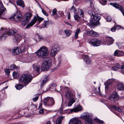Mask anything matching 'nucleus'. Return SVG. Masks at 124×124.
<instances>
[{
    "label": "nucleus",
    "mask_w": 124,
    "mask_h": 124,
    "mask_svg": "<svg viewBox=\"0 0 124 124\" xmlns=\"http://www.w3.org/2000/svg\"><path fill=\"white\" fill-rule=\"evenodd\" d=\"M117 89L119 91H122L124 89V84L122 83H118L116 85Z\"/></svg>",
    "instance_id": "obj_24"
},
{
    "label": "nucleus",
    "mask_w": 124,
    "mask_h": 124,
    "mask_svg": "<svg viewBox=\"0 0 124 124\" xmlns=\"http://www.w3.org/2000/svg\"><path fill=\"white\" fill-rule=\"evenodd\" d=\"M44 112V110L43 109H41L39 110V113L40 114H42Z\"/></svg>",
    "instance_id": "obj_59"
},
{
    "label": "nucleus",
    "mask_w": 124,
    "mask_h": 124,
    "mask_svg": "<svg viewBox=\"0 0 124 124\" xmlns=\"http://www.w3.org/2000/svg\"><path fill=\"white\" fill-rule=\"evenodd\" d=\"M65 95L67 98L70 97V94L69 91H67Z\"/></svg>",
    "instance_id": "obj_43"
},
{
    "label": "nucleus",
    "mask_w": 124,
    "mask_h": 124,
    "mask_svg": "<svg viewBox=\"0 0 124 124\" xmlns=\"http://www.w3.org/2000/svg\"><path fill=\"white\" fill-rule=\"evenodd\" d=\"M17 5L23 7H24V5L23 1L22 0H19L16 2Z\"/></svg>",
    "instance_id": "obj_32"
},
{
    "label": "nucleus",
    "mask_w": 124,
    "mask_h": 124,
    "mask_svg": "<svg viewBox=\"0 0 124 124\" xmlns=\"http://www.w3.org/2000/svg\"><path fill=\"white\" fill-rule=\"evenodd\" d=\"M84 60L86 62V63L87 64H89L91 63V60L89 59V57L87 56H84Z\"/></svg>",
    "instance_id": "obj_30"
},
{
    "label": "nucleus",
    "mask_w": 124,
    "mask_h": 124,
    "mask_svg": "<svg viewBox=\"0 0 124 124\" xmlns=\"http://www.w3.org/2000/svg\"><path fill=\"white\" fill-rule=\"evenodd\" d=\"M114 55L118 56H124V52L122 51L116 50L114 52Z\"/></svg>",
    "instance_id": "obj_18"
},
{
    "label": "nucleus",
    "mask_w": 124,
    "mask_h": 124,
    "mask_svg": "<svg viewBox=\"0 0 124 124\" xmlns=\"http://www.w3.org/2000/svg\"><path fill=\"white\" fill-rule=\"evenodd\" d=\"M91 17L93 18V20L95 21H99L100 19V16L98 14H95L94 15H92L91 16Z\"/></svg>",
    "instance_id": "obj_19"
},
{
    "label": "nucleus",
    "mask_w": 124,
    "mask_h": 124,
    "mask_svg": "<svg viewBox=\"0 0 124 124\" xmlns=\"http://www.w3.org/2000/svg\"><path fill=\"white\" fill-rule=\"evenodd\" d=\"M22 17V15L19 11H17L14 16L11 18V20H13L16 21H19L21 20Z\"/></svg>",
    "instance_id": "obj_10"
},
{
    "label": "nucleus",
    "mask_w": 124,
    "mask_h": 124,
    "mask_svg": "<svg viewBox=\"0 0 124 124\" xmlns=\"http://www.w3.org/2000/svg\"><path fill=\"white\" fill-rule=\"evenodd\" d=\"M64 32L67 36H70L71 33V30H65L64 31Z\"/></svg>",
    "instance_id": "obj_34"
},
{
    "label": "nucleus",
    "mask_w": 124,
    "mask_h": 124,
    "mask_svg": "<svg viewBox=\"0 0 124 124\" xmlns=\"http://www.w3.org/2000/svg\"><path fill=\"white\" fill-rule=\"evenodd\" d=\"M41 9L42 12L43 14L46 16H47L48 15V13L43 9Z\"/></svg>",
    "instance_id": "obj_42"
},
{
    "label": "nucleus",
    "mask_w": 124,
    "mask_h": 124,
    "mask_svg": "<svg viewBox=\"0 0 124 124\" xmlns=\"http://www.w3.org/2000/svg\"><path fill=\"white\" fill-rule=\"evenodd\" d=\"M100 87H98V90L99 91L98 93H100Z\"/></svg>",
    "instance_id": "obj_64"
},
{
    "label": "nucleus",
    "mask_w": 124,
    "mask_h": 124,
    "mask_svg": "<svg viewBox=\"0 0 124 124\" xmlns=\"http://www.w3.org/2000/svg\"><path fill=\"white\" fill-rule=\"evenodd\" d=\"M32 68L34 71H36L37 72H39L40 67L37 64H33L32 65Z\"/></svg>",
    "instance_id": "obj_26"
},
{
    "label": "nucleus",
    "mask_w": 124,
    "mask_h": 124,
    "mask_svg": "<svg viewBox=\"0 0 124 124\" xmlns=\"http://www.w3.org/2000/svg\"><path fill=\"white\" fill-rule=\"evenodd\" d=\"M51 64V60L50 58H46L43 61L42 68L44 70H47L49 68V66Z\"/></svg>",
    "instance_id": "obj_5"
},
{
    "label": "nucleus",
    "mask_w": 124,
    "mask_h": 124,
    "mask_svg": "<svg viewBox=\"0 0 124 124\" xmlns=\"http://www.w3.org/2000/svg\"><path fill=\"white\" fill-rule=\"evenodd\" d=\"M55 119L54 118V117H53V121L54 123H55Z\"/></svg>",
    "instance_id": "obj_63"
},
{
    "label": "nucleus",
    "mask_w": 124,
    "mask_h": 124,
    "mask_svg": "<svg viewBox=\"0 0 124 124\" xmlns=\"http://www.w3.org/2000/svg\"><path fill=\"white\" fill-rule=\"evenodd\" d=\"M89 23L90 25L93 26L95 25V23L92 20H90Z\"/></svg>",
    "instance_id": "obj_45"
},
{
    "label": "nucleus",
    "mask_w": 124,
    "mask_h": 124,
    "mask_svg": "<svg viewBox=\"0 0 124 124\" xmlns=\"http://www.w3.org/2000/svg\"><path fill=\"white\" fill-rule=\"evenodd\" d=\"M5 29L6 31V32L8 33V34L10 35H14L17 31L16 29L15 28Z\"/></svg>",
    "instance_id": "obj_13"
},
{
    "label": "nucleus",
    "mask_w": 124,
    "mask_h": 124,
    "mask_svg": "<svg viewBox=\"0 0 124 124\" xmlns=\"http://www.w3.org/2000/svg\"><path fill=\"white\" fill-rule=\"evenodd\" d=\"M70 13H69L68 16V19H69L70 18Z\"/></svg>",
    "instance_id": "obj_61"
},
{
    "label": "nucleus",
    "mask_w": 124,
    "mask_h": 124,
    "mask_svg": "<svg viewBox=\"0 0 124 124\" xmlns=\"http://www.w3.org/2000/svg\"><path fill=\"white\" fill-rule=\"evenodd\" d=\"M60 50L59 45L57 44H55L51 48L50 55L51 56L53 57L55 56Z\"/></svg>",
    "instance_id": "obj_6"
},
{
    "label": "nucleus",
    "mask_w": 124,
    "mask_h": 124,
    "mask_svg": "<svg viewBox=\"0 0 124 124\" xmlns=\"http://www.w3.org/2000/svg\"><path fill=\"white\" fill-rule=\"evenodd\" d=\"M121 26L120 25H116L115 26V27H116V29L118 30L121 28Z\"/></svg>",
    "instance_id": "obj_55"
},
{
    "label": "nucleus",
    "mask_w": 124,
    "mask_h": 124,
    "mask_svg": "<svg viewBox=\"0 0 124 124\" xmlns=\"http://www.w3.org/2000/svg\"><path fill=\"white\" fill-rule=\"evenodd\" d=\"M23 87V86L22 85L19 84L17 85L16 86V88L17 89L19 90L22 88Z\"/></svg>",
    "instance_id": "obj_39"
},
{
    "label": "nucleus",
    "mask_w": 124,
    "mask_h": 124,
    "mask_svg": "<svg viewBox=\"0 0 124 124\" xmlns=\"http://www.w3.org/2000/svg\"><path fill=\"white\" fill-rule=\"evenodd\" d=\"M70 10L71 12H74L76 10V9L74 6H73L70 8Z\"/></svg>",
    "instance_id": "obj_44"
},
{
    "label": "nucleus",
    "mask_w": 124,
    "mask_h": 124,
    "mask_svg": "<svg viewBox=\"0 0 124 124\" xmlns=\"http://www.w3.org/2000/svg\"><path fill=\"white\" fill-rule=\"evenodd\" d=\"M61 90L62 92H63L64 91H66L68 90V88L67 87L63 88L62 86H61Z\"/></svg>",
    "instance_id": "obj_38"
},
{
    "label": "nucleus",
    "mask_w": 124,
    "mask_h": 124,
    "mask_svg": "<svg viewBox=\"0 0 124 124\" xmlns=\"http://www.w3.org/2000/svg\"><path fill=\"white\" fill-rule=\"evenodd\" d=\"M38 38L39 40L43 39V37L41 35H39Z\"/></svg>",
    "instance_id": "obj_52"
},
{
    "label": "nucleus",
    "mask_w": 124,
    "mask_h": 124,
    "mask_svg": "<svg viewBox=\"0 0 124 124\" xmlns=\"http://www.w3.org/2000/svg\"><path fill=\"white\" fill-rule=\"evenodd\" d=\"M56 86V85L55 83H53L51 87V88H53V87H55Z\"/></svg>",
    "instance_id": "obj_54"
},
{
    "label": "nucleus",
    "mask_w": 124,
    "mask_h": 124,
    "mask_svg": "<svg viewBox=\"0 0 124 124\" xmlns=\"http://www.w3.org/2000/svg\"><path fill=\"white\" fill-rule=\"evenodd\" d=\"M116 30V27H113L111 29V31L113 32H114Z\"/></svg>",
    "instance_id": "obj_50"
},
{
    "label": "nucleus",
    "mask_w": 124,
    "mask_h": 124,
    "mask_svg": "<svg viewBox=\"0 0 124 124\" xmlns=\"http://www.w3.org/2000/svg\"><path fill=\"white\" fill-rule=\"evenodd\" d=\"M80 32V31L79 29H78L76 30L74 36L76 39L78 38V34Z\"/></svg>",
    "instance_id": "obj_35"
},
{
    "label": "nucleus",
    "mask_w": 124,
    "mask_h": 124,
    "mask_svg": "<svg viewBox=\"0 0 124 124\" xmlns=\"http://www.w3.org/2000/svg\"><path fill=\"white\" fill-rule=\"evenodd\" d=\"M29 46L27 44H23L21 45L20 47H15L12 49V52L15 54H19L21 53H25L29 47Z\"/></svg>",
    "instance_id": "obj_1"
},
{
    "label": "nucleus",
    "mask_w": 124,
    "mask_h": 124,
    "mask_svg": "<svg viewBox=\"0 0 124 124\" xmlns=\"http://www.w3.org/2000/svg\"><path fill=\"white\" fill-rule=\"evenodd\" d=\"M111 69L112 70H114V71H115L116 70V68L114 67H112Z\"/></svg>",
    "instance_id": "obj_60"
},
{
    "label": "nucleus",
    "mask_w": 124,
    "mask_h": 124,
    "mask_svg": "<svg viewBox=\"0 0 124 124\" xmlns=\"http://www.w3.org/2000/svg\"><path fill=\"white\" fill-rule=\"evenodd\" d=\"M49 77L48 76H44L43 77L42 79V81L41 83V87H43V86L48 81Z\"/></svg>",
    "instance_id": "obj_17"
},
{
    "label": "nucleus",
    "mask_w": 124,
    "mask_h": 124,
    "mask_svg": "<svg viewBox=\"0 0 124 124\" xmlns=\"http://www.w3.org/2000/svg\"><path fill=\"white\" fill-rule=\"evenodd\" d=\"M64 117V116H59L56 121V124H61Z\"/></svg>",
    "instance_id": "obj_28"
},
{
    "label": "nucleus",
    "mask_w": 124,
    "mask_h": 124,
    "mask_svg": "<svg viewBox=\"0 0 124 124\" xmlns=\"http://www.w3.org/2000/svg\"><path fill=\"white\" fill-rule=\"evenodd\" d=\"M112 80L111 79H109L107 81L106 83L107 85L105 87V90L106 93L107 92V91L108 90V85L112 83Z\"/></svg>",
    "instance_id": "obj_29"
},
{
    "label": "nucleus",
    "mask_w": 124,
    "mask_h": 124,
    "mask_svg": "<svg viewBox=\"0 0 124 124\" xmlns=\"http://www.w3.org/2000/svg\"><path fill=\"white\" fill-rule=\"evenodd\" d=\"M110 5L118 9L122 12L123 16H124V12L123 7L120 5H118L117 3H110Z\"/></svg>",
    "instance_id": "obj_12"
},
{
    "label": "nucleus",
    "mask_w": 124,
    "mask_h": 124,
    "mask_svg": "<svg viewBox=\"0 0 124 124\" xmlns=\"http://www.w3.org/2000/svg\"><path fill=\"white\" fill-rule=\"evenodd\" d=\"M82 108L81 106L80 105H78L76 107L72 109H70L69 110L71 113L73 112H77L82 110Z\"/></svg>",
    "instance_id": "obj_16"
},
{
    "label": "nucleus",
    "mask_w": 124,
    "mask_h": 124,
    "mask_svg": "<svg viewBox=\"0 0 124 124\" xmlns=\"http://www.w3.org/2000/svg\"><path fill=\"white\" fill-rule=\"evenodd\" d=\"M49 51L47 48L43 46L41 47L36 53L39 57L43 58H45L49 54Z\"/></svg>",
    "instance_id": "obj_2"
},
{
    "label": "nucleus",
    "mask_w": 124,
    "mask_h": 124,
    "mask_svg": "<svg viewBox=\"0 0 124 124\" xmlns=\"http://www.w3.org/2000/svg\"><path fill=\"white\" fill-rule=\"evenodd\" d=\"M101 41L98 39H95L92 40L89 43L91 44L94 46H98L101 44Z\"/></svg>",
    "instance_id": "obj_11"
},
{
    "label": "nucleus",
    "mask_w": 124,
    "mask_h": 124,
    "mask_svg": "<svg viewBox=\"0 0 124 124\" xmlns=\"http://www.w3.org/2000/svg\"><path fill=\"white\" fill-rule=\"evenodd\" d=\"M81 121L77 118L71 119L68 124H81Z\"/></svg>",
    "instance_id": "obj_15"
},
{
    "label": "nucleus",
    "mask_w": 124,
    "mask_h": 124,
    "mask_svg": "<svg viewBox=\"0 0 124 124\" xmlns=\"http://www.w3.org/2000/svg\"><path fill=\"white\" fill-rule=\"evenodd\" d=\"M54 103V100L52 97H47L44 100L43 104L46 106H51L53 105Z\"/></svg>",
    "instance_id": "obj_7"
},
{
    "label": "nucleus",
    "mask_w": 124,
    "mask_h": 124,
    "mask_svg": "<svg viewBox=\"0 0 124 124\" xmlns=\"http://www.w3.org/2000/svg\"><path fill=\"white\" fill-rule=\"evenodd\" d=\"M32 79V77L30 75L24 74L20 78L19 81L20 82L27 84L31 82Z\"/></svg>",
    "instance_id": "obj_3"
},
{
    "label": "nucleus",
    "mask_w": 124,
    "mask_h": 124,
    "mask_svg": "<svg viewBox=\"0 0 124 124\" xmlns=\"http://www.w3.org/2000/svg\"><path fill=\"white\" fill-rule=\"evenodd\" d=\"M115 67L117 68H121V69H124V64L121 66L119 64L116 63L115 64Z\"/></svg>",
    "instance_id": "obj_33"
},
{
    "label": "nucleus",
    "mask_w": 124,
    "mask_h": 124,
    "mask_svg": "<svg viewBox=\"0 0 124 124\" xmlns=\"http://www.w3.org/2000/svg\"><path fill=\"white\" fill-rule=\"evenodd\" d=\"M13 76L14 78H16L17 77V73L15 72H14L13 73Z\"/></svg>",
    "instance_id": "obj_49"
},
{
    "label": "nucleus",
    "mask_w": 124,
    "mask_h": 124,
    "mask_svg": "<svg viewBox=\"0 0 124 124\" xmlns=\"http://www.w3.org/2000/svg\"><path fill=\"white\" fill-rule=\"evenodd\" d=\"M92 115L90 114H88L84 116L83 118L85 120V124H93V121L92 119Z\"/></svg>",
    "instance_id": "obj_8"
},
{
    "label": "nucleus",
    "mask_w": 124,
    "mask_h": 124,
    "mask_svg": "<svg viewBox=\"0 0 124 124\" xmlns=\"http://www.w3.org/2000/svg\"><path fill=\"white\" fill-rule=\"evenodd\" d=\"M57 9L55 8L53 9V10L52 14L54 15H56V14Z\"/></svg>",
    "instance_id": "obj_46"
},
{
    "label": "nucleus",
    "mask_w": 124,
    "mask_h": 124,
    "mask_svg": "<svg viewBox=\"0 0 124 124\" xmlns=\"http://www.w3.org/2000/svg\"><path fill=\"white\" fill-rule=\"evenodd\" d=\"M80 15L81 16L84 17L83 12L80 9H78L74 13V17L75 19L79 22L80 20V18L79 15Z\"/></svg>",
    "instance_id": "obj_9"
},
{
    "label": "nucleus",
    "mask_w": 124,
    "mask_h": 124,
    "mask_svg": "<svg viewBox=\"0 0 124 124\" xmlns=\"http://www.w3.org/2000/svg\"><path fill=\"white\" fill-rule=\"evenodd\" d=\"M39 98V96H37L35 97L34 98H33L32 99V100L34 102H35L36 101H37Z\"/></svg>",
    "instance_id": "obj_48"
},
{
    "label": "nucleus",
    "mask_w": 124,
    "mask_h": 124,
    "mask_svg": "<svg viewBox=\"0 0 124 124\" xmlns=\"http://www.w3.org/2000/svg\"><path fill=\"white\" fill-rule=\"evenodd\" d=\"M110 110L112 111V109H114L115 110L119 112H122V110L118 107H116L115 106L112 105L110 106Z\"/></svg>",
    "instance_id": "obj_27"
},
{
    "label": "nucleus",
    "mask_w": 124,
    "mask_h": 124,
    "mask_svg": "<svg viewBox=\"0 0 124 124\" xmlns=\"http://www.w3.org/2000/svg\"><path fill=\"white\" fill-rule=\"evenodd\" d=\"M92 12L93 11L92 10H90L88 11V13L91 16L92 15H93L92 14Z\"/></svg>",
    "instance_id": "obj_53"
},
{
    "label": "nucleus",
    "mask_w": 124,
    "mask_h": 124,
    "mask_svg": "<svg viewBox=\"0 0 124 124\" xmlns=\"http://www.w3.org/2000/svg\"><path fill=\"white\" fill-rule=\"evenodd\" d=\"M32 16V15L31 13L29 12H27L24 15V18L25 20H27L28 21L30 20Z\"/></svg>",
    "instance_id": "obj_22"
},
{
    "label": "nucleus",
    "mask_w": 124,
    "mask_h": 124,
    "mask_svg": "<svg viewBox=\"0 0 124 124\" xmlns=\"http://www.w3.org/2000/svg\"><path fill=\"white\" fill-rule=\"evenodd\" d=\"M71 101L73 103L75 102V99H74L72 98L70 99V101Z\"/></svg>",
    "instance_id": "obj_57"
},
{
    "label": "nucleus",
    "mask_w": 124,
    "mask_h": 124,
    "mask_svg": "<svg viewBox=\"0 0 124 124\" xmlns=\"http://www.w3.org/2000/svg\"><path fill=\"white\" fill-rule=\"evenodd\" d=\"M17 68V67L15 64H12L10 66L9 68L11 70H12L15 69H16Z\"/></svg>",
    "instance_id": "obj_36"
},
{
    "label": "nucleus",
    "mask_w": 124,
    "mask_h": 124,
    "mask_svg": "<svg viewBox=\"0 0 124 124\" xmlns=\"http://www.w3.org/2000/svg\"><path fill=\"white\" fill-rule=\"evenodd\" d=\"M94 121L98 123H99L100 124H103L104 123V122L102 120H101L97 118H95L94 119Z\"/></svg>",
    "instance_id": "obj_37"
},
{
    "label": "nucleus",
    "mask_w": 124,
    "mask_h": 124,
    "mask_svg": "<svg viewBox=\"0 0 124 124\" xmlns=\"http://www.w3.org/2000/svg\"><path fill=\"white\" fill-rule=\"evenodd\" d=\"M28 21L26 20H23L22 22V25L23 26H25L26 25V23Z\"/></svg>",
    "instance_id": "obj_40"
},
{
    "label": "nucleus",
    "mask_w": 124,
    "mask_h": 124,
    "mask_svg": "<svg viewBox=\"0 0 124 124\" xmlns=\"http://www.w3.org/2000/svg\"><path fill=\"white\" fill-rule=\"evenodd\" d=\"M87 34L88 35L93 37H97L99 35L96 32L93 31H88Z\"/></svg>",
    "instance_id": "obj_21"
},
{
    "label": "nucleus",
    "mask_w": 124,
    "mask_h": 124,
    "mask_svg": "<svg viewBox=\"0 0 124 124\" xmlns=\"http://www.w3.org/2000/svg\"><path fill=\"white\" fill-rule=\"evenodd\" d=\"M109 98L110 100L113 101H117L119 99L118 95L116 93L115 94H112L110 95Z\"/></svg>",
    "instance_id": "obj_14"
},
{
    "label": "nucleus",
    "mask_w": 124,
    "mask_h": 124,
    "mask_svg": "<svg viewBox=\"0 0 124 124\" xmlns=\"http://www.w3.org/2000/svg\"><path fill=\"white\" fill-rule=\"evenodd\" d=\"M44 25L45 27H46V26H48L49 24V22L48 21H44Z\"/></svg>",
    "instance_id": "obj_41"
},
{
    "label": "nucleus",
    "mask_w": 124,
    "mask_h": 124,
    "mask_svg": "<svg viewBox=\"0 0 124 124\" xmlns=\"http://www.w3.org/2000/svg\"><path fill=\"white\" fill-rule=\"evenodd\" d=\"M111 18L110 16H107L106 18V20H107L108 22L111 21Z\"/></svg>",
    "instance_id": "obj_47"
},
{
    "label": "nucleus",
    "mask_w": 124,
    "mask_h": 124,
    "mask_svg": "<svg viewBox=\"0 0 124 124\" xmlns=\"http://www.w3.org/2000/svg\"><path fill=\"white\" fill-rule=\"evenodd\" d=\"M60 112L61 114H63L65 113L64 111H63V109L62 108L60 109Z\"/></svg>",
    "instance_id": "obj_51"
},
{
    "label": "nucleus",
    "mask_w": 124,
    "mask_h": 124,
    "mask_svg": "<svg viewBox=\"0 0 124 124\" xmlns=\"http://www.w3.org/2000/svg\"><path fill=\"white\" fill-rule=\"evenodd\" d=\"M107 45H110L113 44L114 40L111 37H107V39H106Z\"/></svg>",
    "instance_id": "obj_23"
},
{
    "label": "nucleus",
    "mask_w": 124,
    "mask_h": 124,
    "mask_svg": "<svg viewBox=\"0 0 124 124\" xmlns=\"http://www.w3.org/2000/svg\"><path fill=\"white\" fill-rule=\"evenodd\" d=\"M73 103L71 101H70L68 103V106H71Z\"/></svg>",
    "instance_id": "obj_58"
},
{
    "label": "nucleus",
    "mask_w": 124,
    "mask_h": 124,
    "mask_svg": "<svg viewBox=\"0 0 124 124\" xmlns=\"http://www.w3.org/2000/svg\"><path fill=\"white\" fill-rule=\"evenodd\" d=\"M3 4L0 2V18L2 19H5L1 17L3 15L2 13L6 10L5 8H3Z\"/></svg>",
    "instance_id": "obj_20"
},
{
    "label": "nucleus",
    "mask_w": 124,
    "mask_h": 124,
    "mask_svg": "<svg viewBox=\"0 0 124 124\" xmlns=\"http://www.w3.org/2000/svg\"><path fill=\"white\" fill-rule=\"evenodd\" d=\"M1 29L3 31H5V32L3 34V35H1L0 37V38L1 40H4L5 39L6 37H7V36L9 35L8 34L7 32H6V31L5 29H3V28H1Z\"/></svg>",
    "instance_id": "obj_25"
},
{
    "label": "nucleus",
    "mask_w": 124,
    "mask_h": 124,
    "mask_svg": "<svg viewBox=\"0 0 124 124\" xmlns=\"http://www.w3.org/2000/svg\"><path fill=\"white\" fill-rule=\"evenodd\" d=\"M50 121H48L47 122L46 124H50Z\"/></svg>",
    "instance_id": "obj_62"
},
{
    "label": "nucleus",
    "mask_w": 124,
    "mask_h": 124,
    "mask_svg": "<svg viewBox=\"0 0 124 124\" xmlns=\"http://www.w3.org/2000/svg\"><path fill=\"white\" fill-rule=\"evenodd\" d=\"M5 71L8 74H9L10 72L9 70L7 69H5Z\"/></svg>",
    "instance_id": "obj_56"
},
{
    "label": "nucleus",
    "mask_w": 124,
    "mask_h": 124,
    "mask_svg": "<svg viewBox=\"0 0 124 124\" xmlns=\"http://www.w3.org/2000/svg\"><path fill=\"white\" fill-rule=\"evenodd\" d=\"M22 37V35L21 34H17L14 36V39L16 41L20 40Z\"/></svg>",
    "instance_id": "obj_31"
},
{
    "label": "nucleus",
    "mask_w": 124,
    "mask_h": 124,
    "mask_svg": "<svg viewBox=\"0 0 124 124\" xmlns=\"http://www.w3.org/2000/svg\"><path fill=\"white\" fill-rule=\"evenodd\" d=\"M44 18H41L38 16H35L33 19L29 23L25 28L26 29H28L30 27H32L33 25L35 23L37 20H38L39 23H40L41 21L44 20Z\"/></svg>",
    "instance_id": "obj_4"
}]
</instances>
